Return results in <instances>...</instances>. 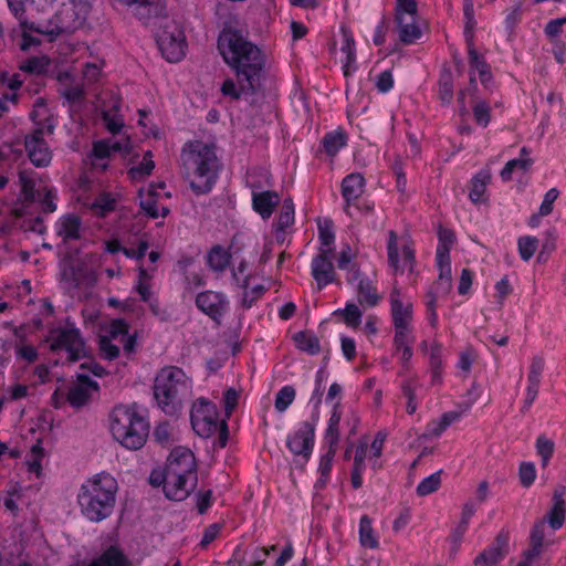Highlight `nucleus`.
<instances>
[{"label":"nucleus","instance_id":"obj_23","mask_svg":"<svg viewBox=\"0 0 566 566\" xmlns=\"http://www.w3.org/2000/svg\"><path fill=\"white\" fill-rule=\"evenodd\" d=\"M545 361L542 357L535 356L532 358L530 371L527 375V388H526V397L524 400V405L522 410L526 411L530 409L532 403L537 397L541 380H542V374L544 371Z\"/></svg>","mask_w":566,"mask_h":566},{"label":"nucleus","instance_id":"obj_57","mask_svg":"<svg viewBox=\"0 0 566 566\" xmlns=\"http://www.w3.org/2000/svg\"><path fill=\"white\" fill-rule=\"evenodd\" d=\"M538 247V240L535 237L525 235L517 240L520 256L524 261L531 260Z\"/></svg>","mask_w":566,"mask_h":566},{"label":"nucleus","instance_id":"obj_52","mask_svg":"<svg viewBox=\"0 0 566 566\" xmlns=\"http://www.w3.org/2000/svg\"><path fill=\"white\" fill-rule=\"evenodd\" d=\"M334 315H340L347 326L356 328L361 322L363 313L358 305L347 303L345 308L335 311Z\"/></svg>","mask_w":566,"mask_h":566},{"label":"nucleus","instance_id":"obj_38","mask_svg":"<svg viewBox=\"0 0 566 566\" xmlns=\"http://www.w3.org/2000/svg\"><path fill=\"white\" fill-rule=\"evenodd\" d=\"M87 566H130V562L123 552L112 546Z\"/></svg>","mask_w":566,"mask_h":566},{"label":"nucleus","instance_id":"obj_55","mask_svg":"<svg viewBox=\"0 0 566 566\" xmlns=\"http://www.w3.org/2000/svg\"><path fill=\"white\" fill-rule=\"evenodd\" d=\"M455 240L454 233L449 229L439 230V243L436 258H450V250Z\"/></svg>","mask_w":566,"mask_h":566},{"label":"nucleus","instance_id":"obj_51","mask_svg":"<svg viewBox=\"0 0 566 566\" xmlns=\"http://www.w3.org/2000/svg\"><path fill=\"white\" fill-rule=\"evenodd\" d=\"M230 263V254L221 247H214L208 254L209 266L217 272H222Z\"/></svg>","mask_w":566,"mask_h":566},{"label":"nucleus","instance_id":"obj_18","mask_svg":"<svg viewBox=\"0 0 566 566\" xmlns=\"http://www.w3.org/2000/svg\"><path fill=\"white\" fill-rule=\"evenodd\" d=\"M390 316L392 326L408 325L413 322V307L409 298L402 294L395 283L389 294Z\"/></svg>","mask_w":566,"mask_h":566},{"label":"nucleus","instance_id":"obj_29","mask_svg":"<svg viewBox=\"0 0 566 566\" xmlns=\"http://www.w3.org/2000/svg\"><path fill=\"white\" fill-rule=\"evenodd\" d=\"M279 203L280 197L275 191L266 190L252 193L253 209L265 220L272 216Z\"/></svg>","mask_w":566,"mask_h":566},{"label":"nucleus","instance_id":"obj_40","mask_svg":"<svg viewBox=\"0 0 566 566\" xmlns=\"http://www.w3.org/2000/svg\"><path fill=\"white\" fill-rule=\"evenodd\" d=\"M336 450L327 449L326 452L321 457L317 472L319 474L315 482L316 490H323L329 481L333 460L336 455Z\"/></svg>","mask_w":566,"mask_h":566},{"label":"nucleus","instance_id":"obj_24","mask_svg":"<svg viewBox=\"0 0 566 566\" xmlns=\"http://www.w3.org/2000/svg\"><path fill=\"white\" fill-rule=\"evenodd\" d=\"M59 93L70 103L81 102L84 96V87L80 80L75 78L69 72H59Z\"/></svg>","mask_w":566,"mask_h":566},{"label":"nucleus","instance_id":"obj_34","mask_svg":"<svg viewBox=\"0 0 566 566\" xmlns=\"http://www.w3.org/2000/svg\"><path fill=\"white\" fill-rule=\"evenodd\" d=\"M491 181V174L488 170L474 175L469 186V199L474 203H482L488 200L485 197L488 185Z\"/></svg>","mask_w":566,"mask_h":566},{"label":"nucleus","instance_id":"obj_21","mask_svg":"<svg viewBox=\"0 0 566 566\" xmlns=\"http://www.w3.org/2000/svg\"><path fill=\"white\" fill-rule=\"evenodd\" d=\"M118 2L133 8L134 15L144 24L151 19L159 18L165 13L164 0H117Z\"/></svg>","mask_w":566,"mask_h":566},{"label":"nucleus","instance_id":"obj_53","mask_svg":"<svg viewBox=\"0 0 566 566\" xmlns=\"http://www.w3.org/2000/svg\"><path fill=\"white\" fill-rule=\"evenodd\" d=\"M394 331H395V335H394L395 348L402 347V346H411L415 343L412 324L396 325V326H394Z\"/></svg>","mask_w":566,"mask_h":566},{"label":"nucleus","instance_id":"obj_44","mask_svg":"<svg viewBox=\"0 0 566 566\" xmlns=\"http://www.w3.org/2000/svg\"><path fill=\"white\" fill-rule=\"evenodd\" d=\"M359 542L361 546L375 549L379 546L378 537L371 526V520L363 515L359 521Z\"/></svg>","mask_w":566,"mask_h":566},{"label":"nucleus","instance_id":"obj_13","mask_svg":"<svg viewBox=\"0 0 566 566\" xmlns=\"http://www.w3.org/2000/svg\"><path fill=\"white\" fill-rule=\"evenodd\" d=\"M157 44L168 62H178L185 56V34L176 25L171 30L165 29L157 34Z\"/></svg>","mask_w":566,"mask_h":566},{"label":"nucleus","instance_id":"obj_46","mask_svg":"<svg viewBox=\"0 0 566 566\" xmlns=\"http://www.w3.org/2000/svg\"><path fill=\"white\" fill-rule=\"evenodd\" d=\"M154 168L153 153L148 150L144 154L142 161L129 169L128 175L134 181H143L153 172Z\"/></svg>","mask_w":566,"mask_h":566},{"label":"nucleus","instance_id":"obj_22","mask_svg":"<svg viewBox=\"0 0 566 566\" xmlns=\"http://www.w3.org/2000/svg\"><path fill=\"white\" fill-rule=\"evenodd\" d=\"M364 189L365 179L359 172L349 174L342 181V196L346 202L344 210L352 218L354 217L352 202H356L360 199Z\"/></svg>","mask_w":566,"mask_h":566},{"label":"nucleus","instance_id":"obj_60","mask_svg":"<svg viewBox=\"0 0 566 566\" xmlns=\"http://www.w3.org/2000/svg\"><path fill=\"white\" fill-rule=\"evenodd\" d=\"M295 399V389L292 386H284L279 390L275 398V409L279 412L285 411Z\"/></svg>","mask_w":566,"mask_h":566},{"label":"nucleus","instance_id":"obj_6","mask_svg":"<svg viewBox=\"0 0 566 566\" xmlns=\"http://www.w3.org/2000/svg\"><path fill=\"white\" fill-rule=\"evenodd\" d=\"M80 368L82 373L76 375V381L70 385L66 394L67 402L74 408L85 406L91 400L92 395L98 390L97 382L91 379L84 370L87 369L97 377L105 375V369L94 361L84 363Z\"/></svg>","mask_w":566,"mask_h":566},{"label":"nucleus","instance_id":"obj_64","mask_svg":"<svg viewBox=\"0 0 566 566\" xmlns=\"http://www.w3.org/2000/svg\"><path fill=\"white\" fill-rule=\"evenodd\" d=\"M520 481L524 488L531 486L536 478L535 465L532 462H523L518 470Z\"/></svg>","mask_w":566,"mask_h":566},{"label":"nucleus","instance_id":"obj_50","mask_svg":"<svg viewBox=\"0 0 566 566\" xmlns=\"http://www.w3.org/2000/svg\"><path fill=\"white\" fill-rule=\"evenodd\" d=\"M533 165V159L531 157H518L515 159L509 160L500 175L503 181H509L512 179V175L515 170L527 171Z\"/></svg>","mask_w":566,"mask_h":566},{"label":"nucleus","instance_id":"obj_11","mask_svg":"<svg viewBox=\"0 0 566 566\" xmlns=\"http://www.w3.org/2000/svg\"><path fill=\"white\" fill-rule=\"evenodd\" d=\"M317 421L318 415H313L311 421L301 422L297 430L291 433L286 440L289 450L305 462L308 461L313 452Z\"/></svg>","mask_w":566,"mask_h":566},{"label":"nucleus","instance_id":"obj_32","mask_svg":"<svg viewBox=\"0 0 566 566\" xmlns=\"http://www.w3.org/2000/svg\"><path fill=\"white\" fill-rule=\"evenodd\" d=\"M399 39L405 44L413 43L421 36V29L418 24V15L397 17Z\"/></svg>","mask_w":566,"mask_h":566},{"label":"nucleus","instance_id":"obj_41","mask_svg":"<svg viewBox=\"0 0 566 566\" xmlns=\"http://www.w3.org/2000/svg\"><path fill=\"white\" fill-rule=\"evenodd\" d=\"M318 251L334 253L335 233L332 220L325 219L323 221H318Z\"/></svg>","mask_w":566,"mask_h":566},{"label":"nucleus","instance_id":"obj_58","mask_svg":"<svg viewBox=\"0 0 566 566\" xmlns=\"http://www.w3.org/2000/svg\"><path fill=\"white\" fill-rule=\"evenodd\" d=\"M463 15H464V38L469 40L474 38V28H475V19H474V9H473V0H464L463 4Z\"/></svg>","mask_w":566,"mask_h":566},{"label":"nucleus","instance_id":"obj_36","mask_svg":"<svg viewBox=\"0 0 566 566\" xmlns=\"http://www.w3.org/2000/svg\"><path fill=\"white\" fill-rule=\"evenodd\" d=\"M355 256L356 254L349 244H344L337 258V268L347 272L348 282L358 280L359 277V270L357 265L353 263Z\"/></svg>","mask_w":566,"mask_h":566},{"label":"nucleus","instance_id":"obj_27","mask_svg":"<svg viewBox=\"0 0 566 566\" xmlns=\"http://www.w3.org/2000/svg\"><path fill=\"white\" fill-rule=\"evenodd\" d=\"M566 488L558 485L553 493V505L547 513V522L549 526L556 531L560 528L565 522L566 516V503L564 500Z\"/></svg>","mask_w":566,"mask_h":566},{"label":"nucleus","instance_id":"obj_9","mask_svg":"<svg viewBox=\"0 0 566 566\" xmlns=\"http://www.w3.org/2000/svg\"><path fill=\"white\" fill-rule=\"evenodd\" d=\"M191 424L196 433L202 438H209L214 434L220 426L226 428L224 421L219 422L216 405L205 398H200L193 403Z\"/></svg>","mask_w":566,"mask_h":566},{"label":"nucleus","instance_id":"obj_62","mask_svg":"<svg viewBox=\"0 0 566 566\" xmlns=\"http://www.w3.org/2000/svg\"><path fill=\"white\" fill-rule=\"evenodd\" d=\"M255 90H243L241 87V82L237 83L232 78H227L221 85V93L224 96H230L233 99H238L242 94L253 93Z\"/></svg>","mask_w":566,"mask_h":566},{"label":"nucleus","instance_id":"obj_20","mask_svg":"<svg viewBox=\"0 0 566 566\" xmlns=\"http://www.w3.org/2000/svg\"><path fill=\"white\" fill-rule=\"evenodd\" d=\"M334 253L318 251L311 263V271L317 287L322 290L326 285L335 282L336 272L332 259Z\"/></svg>","mask_w":566,"mask_h":566},{"label":"nucleus","instance_id":"obj_54","mask_svg":"<svg viewBox=\"0 0 566 566\" xmlns=\"http://www.w3.org/2000/svg\"><path fill=\"white\" fill-rule=\"evenodd\" d=\"M536 452L541 457L542 467L546 468L551 458L554 454L555 443L553 440L542 434L536 439L535 443Z\"/></svg>","mask_w":566,"mask_h":566},{"label":"nucleus","instance_id":"obj_8","mask_svg":"<svg viewBox=\"0 0 566 566\" xmlns=\"http://www.w3.org/2000/svg\"><path fill=\"white\" fill-rule=\"evenodd\" d=\"M48 342L52 352H66L70 361H77L86 355V347L80 329L73 326L51 329Z\"/></svg>","mask_w":566,"mask_h":566},{"label":"nucleus","instance_id":"obj_42","mask_svg":"<svg viewBox=\"0 0 566 566\" xmlns=\"http://www.w3.org/2000/svg\"><path fill=\"white\" fill-rule=\"evenodd\" d=\"M156 269L155 266L145 268L144 264L139 265L137 292L144 302H149L151 298L150 281L154 277Z\"/></svg>","mask_w":566,"mask_h":566},{"label":"nucleus","instance_id":"obj_1","mask_svg":"<svg viewBox=\"0 0 566 566\" xmlns=\"http://www.w3.org/2000/svg\"><path fill=\"white\" fill-rule=\"evenodd\" d=\"M218 49L224 62L234 70L241 87L256 90L265 63L262 51L234 29H224L220 33Z\"/></svg>","mask_w":566,"mask_h":566},{"label":"nucleus","instance_id":"obj_48","mask_svg":"<svg viewBox=\"0 0 566 566\" xmlns=\"http://www.w3.org/2000/svg\"><path fill=\"white\" fill-rule=\"evenodd\" d=\"M118 112V103H115L111 109L102 112L105 127L113 135L118 134L124 127V118Z\"/></svg>","mask_w":566,"mask_h":566},{"label":"nucleus","instance_id":"obj_15","mask_svg":"<svg viewBox=\"0 0 566 566\" xmlns=\"http://www.w3.org/2000/svg\"><path fill=\"white\" fill-rule=\"evenodd\" d=\"M196 305L202 313L220 323V318L229 310V300L221 292L205 291L197 295Z\"/></svg>","mask_w":566,"mask_h":566},{"label":"nucleus","instance_id":"obj_19","mask_svg":"<svg viewBox=\"0 0 566 566\" xmlns=\"http://www.w3.org/2000/svg\"><path fill=\"white\" fill-rule=\"evenodd\" d=\"M165 188L164 182L151 184L147 189L138 191L140 209L150 218H165L169 213V209L159 203L161 193L159 190Z\"/></svg>","mask_w":566,"mask_h":566},{"label":"nucleus","instance_id":"obj_45","mask_svg":"<svg viewBox=\"0 0 566 566\" xmlns=\"http://www.w3.org/2000/svg\"><path fill=\"white\" fill-rule=\"evenodd\" d=\"M347 136L344 130L337 129L327 133L322 140L323 148L328 156H335L346 145Z\"/></svg>","mask_w":566,"mask_h":566},{"label":"nucleus","instance_id":"obj_10","mask_svg":"<svg viewBox=\"0 0 566 566\" xmlns=\"http://www.w3.org/2000/svg\"><path fill=\"white\" fill-rule=\"evenodd\" d=\"M21 189L24 198L29 201H39L44 212H54L56 210V190L46 185L39 184L33 178V172L22 170L19 174Z\"/></svg>","mask_w":566,"mask_h":566},{"label":"nucleus","instance_id":"obj_30","mask_svg":"<svg viewBox=\"0 0 566 566\" xmlns=\"http://www.w3.org/2000/svg\"><path fill=\"white\" fill-rule=\"evenodd\" d=\"M129 147V140L124 139L120 142H112V140H98L94 143L92 155L95 160L104 161L108 158L112 151H122L127 150ZM94 166H99L102 169L106 168V163H93Z\"/></svg>","mask_w":566,"mask_h":566},{"label":"nucleus","instance_id":"obj_28","mask_svg":"<svg viewBox=\"0 0 566 566\" xmlns=\"http://www.w3.org/2000/svg\"><path fill=\"white\" fill-rule=\"evenodd\" d=\"M342 45L340 51L345 54L343 61V72L345 76H349L356 71V43L349 29L342 27Z\"/></svg>","mask_w":566,"mask_h":566},{"label":"nucleus","instance_id":"obj_17","mask_svg":"<svg viewBox=\"0 0 566 566\" xmlns=\"http://www.w3.org/2000/svg\"><path fill=\"white\" fill-rule=\"evenodd\" d=\"M398 237L395 231H389L387 242V254L390 268L395 274L403 273L405 270L412 271L415 264V252L409 245H403L401 258L398 253Z\"/></svg>","mask_w":566,"mask_h":566},{"label":"nucleus","instance_id":"obj_26","mask_svg":"<svg viewBox=\"0 0 566 566\" xmlns=\"http://www.w3.org/2000/svg\"><path fill=\"white\" fill-rule=\"evenodd\" d=\"M55 231L63 242L78 240L82 232L81 218L73 213L62 216L55 223Z\"/></svg>","mask_w":566,"mask_h":566},{"label":"nucleus","instance_id":"obj_3","mask_svg":"<svg viewBox=\"0 0 566 566\" xmlns=\"http://www.w3.org/2000/svg\"><path fill=\"white\" fill-rule=\"evenodd\" d=\"M117 489V481L106 472L85 480L77 493L81 513L91 522L107 518L114 510Z\"/></svg>","mask_w":566,"mask_h":566},{"label":"nucleus","instance_id":"obj_37","mask_svg":"<svg viewBox=\"0 0 566 566\" xmlns=\"http://www.w3.org/2000/svg\"><path fill=\"white\" fill-rule=\"evenodd\" d=\"M339 422H340V411L338 406H334L332 415L328 419L327 428L324 434V443L327 446L329 450H336L338 448L339 442Z\"/></svg>","mask_w":566,"mask_h":566},{"label":"nucleus","instance_id":"obj_43","mask_svg":"<svg viewBox=\"0 0 566 566\" xmlns=\"http://www.w3.org/2000/svg\"><path fill=\"white\" fill-rule=\"evenodd\" d=\"M295 346L310 355H316L321 350L318 338L311 332H298L294 334Z\"/></svg>","mask_w":566,"mask_h":566},{"label":"nucleus","instance_id":"obj_61","mask_svg":"<svg viewBox=\"0 0 566 566\" xmlns=\"http://www.w3.org/2000/svg\"><path fill=\"white\" fill-rule=\"evenodd\" d=\"M248 263L241 261L238 265L232 269V279L238 287H247L248 283L251 282L253 275L248 273Z\"/></svg>","mask_w":566,"mask_h":566},{"label":"nucleus","instance_id":"obj_12","mask_svg":"<svg viewBox=\"0 0 566 566\" xmlns=\"http://www.w3.org/2000/svg\"><path fill=\"white\" fill-rule=\"evenodd\" d=\"M44 128L33 129L24 137V149L32 165L39 168L48 167L52 160V150L44 139Z\"/></svg>","mask_w":566,"mask_h":566},{"label":"nucleus","instance_id":"obj_33","mask_svg":"<svg viewBox=\"0 0 566 566\" xmlns=\"http://www.w3.org/2000/svg\"><path fill=\"white\" fill-rule=\"evenodd\" d=\"M120 199L119 192L102 191L96 196L91 209L95 216L103 218L116 210Z\"/></svg>","mask_w":566,"mask_h":566},{"label":"nucleus","instance_id":"obj_35","mask_svg":"<svg viewBox=\"0 0 566 566\" xmlns=\"http://www.w3.org/2000/svg\"><path fill=\"white\" fill-rule=\"evenodd\" d=\"M464 39L468 44V54H469L470 66H471V69H473L474 71H476L479 73L481 82L484 85H486V83L491 78L489 65L486 64L485 60L474 49L473 38H471L470 40L468 38H464Z\"/></svg>","mask_w":566,"mask_h":566},{"label":"nucleus","instance_id":"obj_63","mask_svg":"<svg viewBox=\"0 0 566 566\" xmlns=\"http://www.w3.org/2000/svg\"><path fill=\"white\" fill-rule=\"evenodd\" d=\"M46 66L48 61L44 57H30L21 64L20 70L30 74H42Z\"/></svg>","mask_w":566,"mask_h":566},{"label":"nucleus","instance_id":"obj_2","mask_svg":"<svg viewBox=\"0 0 566 566\" xmlns=\"http://www.w3.org/2000/svg\"><path fill=\"white\" fill-rule=\"evenodd\" d=\"M221 167L222 164L213 144L192 140L182 146L180 172L193 193H209L219 178Z\"/></svg>","mask_w":566,"mask_h":566},{"label":"nucleus","instance_id":"obj_5","mask_svg":"<svg viewBox=\"0 0 566 566\" xmlns=\"http://www.w3.org/2000/svg\"><path fill=\"white\" fill-rule=\"evenodd\" d=\"M191 395V380L176 366L160 369L155 378L154 396L159 408L167 415L177 413L182 401Z\"/></svg>","mask_w":566,"mask_h":566},{"label":"nucleus","instance_id":"obj_14","mask_svg":"<svg viewBox=\"0 0 566 566\" xmlns=\"http://www.w3.org/2000/svg\"><path fill=\"white\" fill-rule=\"evenodd\" d=\"M164 473L197 475V463L192 451L185 447H176L167 459Z\"/></svg>","mask_w":566,"mask_h":566},{"label":"nucleus","instance_id":"obj_4","mask_svg":"<svg viewBox=\"0 0 566 566\" xmlns=\"http://www.w3.org/2000/svg\"><path fill=\"white\" fill-rule=\"evenodd\" d=\"M111 432L116 441L129 450H138L149 434V423L136 403L118 405L109 416Z\"/></svg>","mask_w":566,"mask_h":566},{"label":"nucleus","instance_id":"obj_49","mask_svg":"<svg viewBox=\"0 0 566 566\" xmlns=\"http://www.w3.org/2000/svg\"><path fill=\"white\" fill-rule=\"evenodd\" d=\"M294 203L292 199L283 200L276 221V232H284L294 223Z\"/></svg>","mask_w":566,"mask_h":566},{"label":"nucleus","instance_id":"obj_25","mask_svg":"<svg viewBox=\"0 0 566 566\" xmlns=\"http://www.w3.org/2000/svg\"><path fill=\"white\" fill-rule=\"evenodd\" d=\"M507 537L499 535L495 542L488 549L483 551L474 559L475 566H492L499 563L507 553Z\"/></svg>","mask_w":566,"mask_h":566},{"label":"nucleus","instance_id":"obj_31","mask_svg":"<svg viewBox=\"0 0 566 566\" xmlns=\"http://www.w3.org/2000/svg\"><path fill=\"white\" fill-rule=\"evenodd\" d=\"M545 520H541L534 524L530 536V548L525 552V562H523L521 566H528L533 559L542 554L545 537Z\"/></svg>","mask_w":566,"mask_h":566},{"label":"nucleus","instance_id":"obj_56","mask_svg":"<svg viewBox=\"0 0 566 566\" xmlns=\"http://www.w3.org/2000/svg\"><path fill=\"white\" fill-rule=\"evenodd\" d=\"M441 485V471H437L423 479L417 486V494L426 496L436 492Z\"/></svg>","mask_w":566,"mask_h":566},{"label":"nucleus","instance_id":"obj_59","mask_svg":"<svg viewBox=\"0 0 566 566\" xmlns=\"http://www.w3.org/2000/svg\"><path fill=\"white\" fill-rule=\"evenodd\" d=\"M473 117L478 125L486 127L491 120V108L485 101H476L472 107Z\"/></svg>","mask_w":566,"mask_h":566},{"label":"nucleus","instance_id":"obj_16","mask_svg":"<svg viewBox=\"0 0 566 566\" xmlns=\"http://www.w3.org/2000/svg\"><path fill=\"white\" fill-rule=\"evenodd\" d=\"M198 475H175L164 473V493L169 500L182 501L195 490Z\"/></svg>","mask_w":566,"mask_h":566},{"label":"nucleus","instance_id":"obj_47","mask_svg":"<svg viewBox=\"0 0 566 566\" xmlns=\"http://www.w3.org/2000/svg\"><path fill=\"white\" fill-rule=\"evenodd\" d=\"M242 290L240 305L244 310L251 308L265 293L266 287L261 284H252L248 283L247 287H240Z\"/></svg>","mask_w":566,"mask_h":566},{"label":"nucleus","instance_id":"obj_39","mask_svg":"<svg viewBox=\"0 0 566 566\" xmlns=\"http://www.w3.org/2000/svg\"><path fill=\"white\" fill-rule=\"evenodd\" d=\"M357 295L359 304L367 307H374L380 301L377 289L374 282L369 279L359 280Z\"/></svg>","mask_w":566,"mask_h":566},{"label":"nucleus","instance_id":"obj_7","mask_svg":"<svg viewBox=\"0 0 566 566\" xmlns=\"http://www.w3.org/2000/svg\"><path fill=\"white\" fill-rule=\"evenodd\" d=\"M436 262L439 268V277L426 294L427 315L431 326H436L438 323L437 306L439 300L447 297L452 289L450 258H436Z\"/></svg>","mask_w":566,"mask_h":566}]
</instances>
